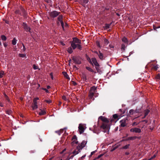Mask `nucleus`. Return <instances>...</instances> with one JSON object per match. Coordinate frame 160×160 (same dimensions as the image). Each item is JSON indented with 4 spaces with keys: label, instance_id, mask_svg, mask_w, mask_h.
Returning <instances> with one entry per match:
<instances>
[{
    "label": "nucleus",
    "instance_id": "f257e3e1",
    "mask_svg": "<svg viewBox=\"0 0 160 160\" xmlns=\"http://www.w3.org/2000/svg\"><path fill=\"white\" fill-rule=\"evenodd\" d=\"M98 119H100L103 122L100 126V128L104 130L103 132H108L110 128V125L109 124V121L107 118L102 116H100L99 118Z\"/></svg>",
    "mask_w": 160,
    "mask_h": 160
},
{
    "label": "nucleus",
    "instance_id": "f03ea898",
    "mask_svg": "<svg viewBox=\"0 0 160 160\" xmlns=\"http://www.w3.org/2000/svg\"><path fill=\"white\" fill-rule=\"evenodd\" d=\"M60 13V12H58L55 10L48 12V14L49 16L51 18H54L57 17L59 15Z\"/></svg>",
    "mask_w": 160,
    "mask_h": 160
},
{
    "label": "nucleus",
    "instance_id": "7ed1b4c3",
    "mask_svg": "<svg viewBox=\"0 0 160 160\" xmlns=\"http://www.w3.org/2000/svg\"><path fill=\"white\" fill-rule=\"evenodd\" d=\"M122 117V116H121ZM121 116L118 115V114H115L113 115L112 118L110 120V122L111 123L114 122H116V121L120 118Z\"/></svg>",
    "mask_w": 160,
    "mask_h": 160
},
{
    "label": "nucleus",
    "instance_id": "20e7f679",
    "mask_svg": "<svg viewBox=\"0 0 160 160\" xmlns=\"http://www.w3.org/2000/svg\"><path fill=\"white\" fill-rule=\"evenodd\" d=\"M72 59L76 64H80L81 63V58L79 56L72 57Z\"/></svg>",
    "mask_w": 160,
    "mask_h": 160
},
{
    "label": "nucleus",
    "instance_id": "39448f33",
    "mask_svg": "<svg viewBox=\"0 0 160 160\" xmlns=\"http://www.w3.org/2000/svg\"><path fill=\"white\" fill-rule=\"evenodd\" d=\"M81 44H76L73 42H72L71 43V46L72 47L73 49H75L76 48L79 50H81L82 49V46L80 45Z\"/></svg>",
    "mask_w": 160,
    "mask_h": 160
},
{
    "label": "nucleus",
    "instance_id": "423d86ee",
    "mask_svg": "<svg viewBox=\"0 0 160 160\" xmlns=\"http://www.w3.org/2000/svg\"><path fill=\"white\" fill-rule=\"evenodd\" d=\"M39 98H35L33 100V104L32 106V109L34 110L35 109H36L38 108L37 106V101L39 100Z\"/></svg>",
    "mask_w": 160,
    "mask_h": 160
},
{
    "label": "nucleus",
    "instance_id": "0eeeda50",
    "mask_svg": "<svg viewBox=\"0 0 160 160\" xmlns=\"http://www.w3.org/2000/svg\"><path fill=\"white\" fill-rule=\"evenodd\" d=\"M127 120V119L126 118L123 119L120 121V127H124L126 126L127 124L126 123V121Z\"/></svg>",
    "mask_w": 160,
    "mask_h": 160
},
{
    "label": "nucleus",
    "instance_id": "6e6552de",
    "mask_svg": "<svg viewBox=\"0 0 160 160\" xmlns=\"http://www.w3.org/2000/svg\"><path fill=\"white\" fill-rule=\"evenodd\" d=\"M85 129V128H84L83 124L81 123L79 124L78 130L80 134L84 132Z\"/></svg>",
    "mask_w": 160,
    "mask_h": 160
},
{
    "label": "nucleus",
    "instance_id": "1a4fd4ad",
    "mask_svg": "<svg viewBox=\"0 0 160 160\" xmlns=\"http://www.w3.org/2000/svg\"><path fill=\"white\" fill-rule=\"evenodd\" d=\"M130 132H135L140 133L141 132V129L137 128H131L130 130Z\"/></svg>",
    "mask_w": 160,
    "mask_h": 160
},
{
    "label": "nucleus",
    "instance_id": "9d476101",
    "mask_svg": "<svg viewBox=\"0 0 160 160\" xmlns=\"http://www.w3.org/2000/svg\"><path fill=\"white\" fill-rule=\"evenodd\" d=\"M92 61L93 64H94L95 67H99V64L96 58H92Z\"/></svg>",
    "mask_w": 160,
    "mask_h": 160
},
{
    "label": "nucleus",
    "instance_id": "9b49d317",
    "mask_svg": "<svg viewBox=\"0 0 160 160\" xmlns=\"http://www.w3.org/2000/svg\"><path fill=\"white\" fill-rule=\"evenodd\" d=\"M88 0H81L80 3L83 7H84L85 8H86V4L88 3Z\"/></svg>",
    "mask_w": 160,
    "mask_h": 160
},
{
    "label": "nucleus",
    "instance_id": "f8f14e48",
    "mask_svg": "<svg viewBox=\"0 0 160 160\" xmlns=\"http://www.w3.org/2000/svg\"><path fill=\"white\" fill-rule=\"evenodd\" d=\"M72 42H73L76 44H81V41L77 38H73V40Z\"/></svg>",
    "mask_w": 160,
    "mask_h": 160
},
{
    "label": "nucleus",
    "instance_id": "ddd939ff",
    "mask_svg": "<svg viewBox=\"0 0 160 160\" xmlns=\"http://www.w3.org/2000/svg\"><path fill=\"white\" fill-rule=\"evenodd\" d=\"M23 26L24 29L27 32H30V28L29 27H28L27 25V24L25 23H23Z\"/></svg>",
    "mask_w": 160,
    "mask_h": 160
},
{
    "label": "nucleus",
    "instance_id": "4468645a",
    "mask_svg": "<svg viewBox=\"0 0 160 160\" xmlns=\"http://www.w3.org/2000/svg\"><path fill=\"white\" fill-rule=\"evenodd\" d=\"M138 137L136 136L129 137L124 140V141L132 140L135 139Z\"/></svg>",
    "mask_w": 160,
    "mask_h": 160
},
{
    "label": "nucleus",
    "instance_id": "2eb2a0df",
    "mask_svg": "<svg viewBox=\"0 0 160 160\" xmlns=\"http://www.w3.org/2000/svg\"><path fill=\"white\" fill-rule=\"evenodd\" d=\"M98 56L100 60H102L104 59L103 54L99 51V54H98Z\"/></svg>",
    "mask_w": 160,
    "mask_h": 160
},
{
    "label": "nucleus",
    "instance_id": "dca6fc26",
    "mask_svg": "<svg viewBox=\"0 0 160 160\" xmlns=\"http://www.w3.org/2000/svg\"><path fill=\"white\" fill-rule=\"evenodd\" d=\"M66 129V128H64V129H61L59 130L55 131V132L57 133L59 135H60L61 133L63 132L64 129Z\"/></svg>",
    "mask_w": 160,
    "mask_h": 160
},
{
    "label": "nucleus",
    "instance_id": "f3484780",
    "mask_svg": "<svg viewBox=\"0 0 160 160\" xmlns=\"http://www.w3.org/2000/svg\"><path fill=\"white\" fill-rule=\"evenodd\" d=\"M97 88L95 87V86H92L90 89V92H92L94 93L96 92Z\"/></svg>",
    "mask_w": 160,
    "mask_h": 160
},
{
    "label": "nucleus",
    "instance_id": "a211bd4d",
    "mask_svg": "<svg viewBox=\"0 0 160 160\" xmlns=\"http://www.w3.org/2000/svg\"><path fill=\"white\" fill-rule=\"evenodd\" d=\"M94 93L91 92H89V99H92L93 100L94 99V98H93V96L94 94Z\"/></svg>",
    "mask_w": 160,
    "mask_h": 160
},
{
    "label": "nucleus",
    "instance_id": "6ab92c4d",
    "mask_svg": "<svg viewBox=\"0 0 160 160\" xmlns=\"http://www.w3.org/2000/svg\"><path fill=\"white\" fill-rule=\"evenodd\" d=\"M63 16L62 15H59L58 17L57 18V20L58 21L61 22L63 21Z\"/></svg>",
    "mask_w": 160,
    "mask_h": 160
},
{
    "label": "nucleus",
    "instance_id": "aec40b11",
    "mask_svg": "<svg viewBox=\"0 0 160 160\" xmlns=\"http://www.w3.org/2000/svg\"><path fill=\"white\" fill-rule=\"evenodd\" d=\"M141 107H137L136 109L135 110V113H139L141 112Z\"/></svg>",
    "mask_w": 160,
    "mask_h": 160
},
{
    "label": "nucleus",
    "instance_id": "412c9836",
    "mask_svg": "<svg viewBox=\"0 0 160 160\" xmlns=\"http://www.w3.org/2000/svg\"><path fill=\"white\" fill-rule=\"evenodd\" d=\"M72 48V47H69L68 48V49L67 50L68 52L70 54L72 53L73 52Z\"/></svg>",
    "mask_w": 160,
    "mask_h": 160
},
{
    "label": "nucleus",
    "instance_id": "4be33fe9",
    "mask_svg": "<svg viewBox=\"0 0 160 160\" xmlns=\"http://www.w3.org/2000/svg\"><path fill=\"white\" fill-rule=\"evenodd\" d=\"M63 75L64 77L67 79L69 80L70 79V78L69 77V76L68 75L67 73L66 72H63Z\"/></svg>",
    "mask_w": 160,
    "mask_h": 160
},
{
    "label": "nucleus",
    "instance_id": "5701e85b",
    "mask_svg": "<svg viewBox=\"0 0 160 160\" xmlns=\"http://www.w3.org/2000/svg\"><path fill=\"white\" fill-rule=\"evenodd\" d=\"M149 112L150 110H149L148 109H146L144 111V118L146 117L148 115Z\"/></svg>",
    "mask_w": 160,
    "mask_h": 160
},
{
    "label": "nucleus",
    "instance_id": "b1692460",
    "mask_svg": "<svg viewBox=\"0 0 160 160\" xmlns=\"http://www.w3.org/2000/svg\"><path fill=\"white\" fill-rule=\"evenodd\" d=\"M122 42H124V43H127V44L128 43V40L125 37H124L122 38Z\"/></svg>",
    "mask_w": 160,
    "mask_h": 160
},
{
    "label": "nucleus",
    "instance_id": "393cba45",
    "mask_svg": "<svg viewBox=\"0 0 160 160\" xmlns=\"http://www.w3.org/2000/svg\"><path fill=\"white\" fill-rule=\"evenodd\" d=\"M95 68L98 72L99 73V74H101L102 73V72L101 70L99 68V67H95Z\"/></svg>",
    "mask_w": 160,
    "mask_h": 160
},
{
    "label": "nucleus",
    "instance_id": "a878e982",
    "mask_svg": "<svg viewBox=\"0 0 160 160\" xmlns=\"http://www.w3.org/2000/svg\"><path fill=\"white\" fill-rule=\"evenodd\" d=\"M158 68V65L153 66L152 67V69H153L155 71H157Z\"/></svg>",
    "mask_w": 160,
    "mask_h": 160
},
{
    "label": "nucleus",
    "instance_id": "bb28decb",
    "mask_svg": "<svg viewBox=\"0 0 160 160\" xmlns=\"http://www.w3.org/2000/svg\"><path fill=\"white\" fill-rule=\"evenodd\" d=\"M46 113V112L44 110H41V111L39 112V115H42Z\"/></svg>",
    "mask_w": 160,
    "mask_h": 160
},
{
    "label": "nucleus",
    "instance_id": "cd10ccee",
    "mask_svg": "<svg viewBox=\"0 0 160 160\" xmlns=\"http://www.w3.org/2000/svg\"><path fill=\"white\" fill-rule=\"evenodd\" d=\"M86 68L89 71L91 72H94V71L91 68L87 66L86 67Z\"/></svg>",
    "mask_w": 160,
    "mask_h": 160
},
{
    "label": "nucleus",
    "instance_id": "c85d7f7f",
    "mask_svg": "<svg viewBox=\"0 0 160 160\" xmlns=\"http://www.w3.org/2000/svg\"><path fill=\"white\" fill-rule=\"evenodd\" d=\"M130 145L129 144L126 145H125V146L122 147L121 148L122 149H127L129 148Z\"/></svg>",
    "mask_w": 160,
    "mask_h": 160
},
{
    "label": "nucleus",
    "instance_id": "c756f323",
    "mask_svg": "<svg viewBox=\"0 0 160 160\" xmlns=\"http://www.w3.org/2000/svg\"><path fill=\"white\" fill-rule=\"evenodd\" d=\"M17 40L15 38H14L12 41V44L15 45H16L17 43Z\"/></svg>",
    "mask_w": 160,
    "mask_h": 160
},
{
    "label": "nucleus",
    "instance_id": "7c9ffc66",
    "mask_svg": "<svg viewBox=\"0 0 160 160\" xmlns=\"http://www.w3.org/2000/svg\"><path fill=\"white\" fill-rule=\"evenodd\" d=\"M110 26L108 24L106 23L105 24V26L104 27V29H108L110 28Z\"/></svg>",
    "mask_w": 160,
    "mask_h": 160
},
{
    "label": "nucleus",
    "instance_id": "2f4dec72",
    "mask_svg": "<svg viewBox=\"0 0 160 160\" xmlns=\"http://www.w3.org/2000/svg\"><path fill=\"white\" fill-rule=\"evenodd\" d=\"M82 78L83 79V81H85L87 80V78L86 75L84 74H82Z\"/></svg>",
    "mask_w": 160,
    "mask_h": 160
},
{
    "label": "nucleus",
    "instance_id": "473e14b6",
    "mask_svg": "<svg viewBox=\"0 0 160 160\" xmlns=\"http://www.w3.org/2000/svg\"><path fill=\"white\" fill-rule=\"evenodd\" d=\"M78 149V151H76V150H74L73 152V153L75 155H76L78 154L79 152H80V151L79 149Z\"/></svg>",
    "mask_w": 160,
    "mask_h": 160
},
{
    "label": "nucleus",
    "instance_id": "72a5a7b5",
    "mask_svg": "<svg viewBox=\"0 0 160 160\" xmlns=\"http://www.w3.org/2000/svg\"><path fill=\"white\" fill-rule=\"evenodd\" d=\"M104 42L105 45H107L109 43V41L106 38L104 39Z\"/></svg>",
    "mask_w": 160,
    "mask_h": 160
},
{
    "label": "nucleus",
    "instance_id": "f704fd0d",
    "mask_svg": "<svg viewBox=\"0 0 160 160\" xmlns=\"http://www.w3.org/2000/svg\"><path fill=\"white\" fill-rule=\"evenodd\" d=\"M155 78L156 80H160V74H157L155 77Z\"/></svg>",
    "mask_w": 160,
    "mask_h": 160
},
{
    "label": "nucleus",
    "instance_id": "c9c22d12",
    "mask_svg": "<svg viewBox=\"0 0 160 160\" xmlns=\"http://www.w3.org/2000/svg\"><path fill=\"white\" fill-rule=\"evenodd\" d=\"M4 74V72L2 71H0V78H2V77L3 75Z\"/></svg>",
    "mask_w": 160,
    "mask_h": 160
},
{
    "label": "nucleus",
    "instance_id": "e433bc0d",
    "mask_svg": "<svg viewBox=\"0 0 160 160\" xmlns=\"http://www.w3.org/2000/svg\"><path fill=\"white\" fill-rule=\"evenodd\" d=\"M129 112L131 114H133V113H135V110L133 109L130 110H129Z\"/></svg>",
    "mask_w": 160,
    "mask_h": 160
},
{
    "label": "nucleus",
    "instance_id": "4c0bfd02",
    "mask_svg": "<svg viewBox=\"0 0 160 160\" xmlns=\"http://www.w3.org/2000/svg\"><path fill=\"white\" fill-rule=\"evenodd\" d=\"M126 48V46L124 44H122V47H121V49L123 50H124L125 48Z\"/></svg>",
    "mask_w": 160,
    "mask_h": 160
},
{
    "label": "nucleus",
    "instance_id": "58836bf2",
    "mask_svg": "<svg viewBox=\"0 0 160 160\" xmlns=\"http://www.w3.org/2000/svg\"><path fill=\"white\" fill-rule=\"evenodd\" d=\"M18 55L19 57L21 58H25L26 57V55L24 54H19Z\"/></svg>",
    "mask_w": 160,
    "mask_h": 160
},
{
    "label": "nucleus",
    "instance_id": "ea45409f",
    "mask_svg": "<svg viewBox=\"0 0 160 160\" xmlns=\"http://www.w3.org/2000/svg\"><path fill=\"white\" fill-rule=\"evenodd\" d=\"M1 38L2 39L3 41H5L6 40V37L4 35H2Z\"/></svg>",
    "mask_w": 160,
    "mask_h": 160
},
{
    "label": "nucleus",
    "instance_id": "a19ab883",
    "mask_svg": "<svg viewBox=\"0 0 160 160\" xmlns=\"http://www.w3.org/2000/svg\"><path fill=\"white\" fill-rule=\"evenodd\" d=\"M96 45H97V46L99 48H101L102 47L100 45V43H99V42L98 41H97L96 42Z\"/></svg>",
    "mask_w": 160,
    "mask_h": 160
},
{
    "label": "nucleus",
    "instance_id": "79ce46f5",
    "mask_svg": "<svg viewBox=\"0 0 160 160\" xmlns=\"http://www.w3.org/2000/svg\"><path fill=\"white\" fill-rule=\"evenodd\" d=\"M78 143V142L76 141L75 140H74L71 143V145L72 146H73L74 144H77Z\"/></svg>",
    "mask_w": 160,
    "mask_h": 160
},
{
    "label": "nucleus",
    "instance_id": "37998d69",
    "mask_svg": "<svg viewBox=\"0 0 160 160\" xmlns=\"http://www.w3.org/2000/svg\"><path fill=\"white\" fill-rule=\"evenodd\" d=\"M86 142L85 141H83L81 143V146H82V147H83L85 146V144H86Z\"/></svg>",
    "mask_w": 160,
    "mask_h": 160
},
{
    "label": "nucleus",
    "instance_id": "c03bdc74",
    "mask_svg": "<svg viewBox=\"0 0 160 160\" xmlns=\"http://www.w3.org/2000/svg\"><path fill=\"white\" fill-rule=\"evenodd\" d=\"M118 145H117V146H116L115 147H114L112 149V150H111V151H113L114 150H115L117 148H118Z\"/></svg>",
    "mask_w": 160,
    "mask_h": 160
},
{
    "label": "nucleus",
    "instance_id": "a18cd8bd",
    "mask_svg": "<svg viewBox=\"0 0 160 160\" xmlns=\"http://www.w3.org/2000/svg\"><path fill=\"white\" fill-rule=\"evenodd\" d=\"M6 113L8 114V115H10L12 113V111L10 110H8L6 111Z\"/></svg>",
    "mask_w": 160,
    "mask_h": 160
},
{
    "label": "nucleus",
    "instance_id": "49530a36",
    "mask_svg": "<svg viewBox=\"0 0 160 160\" xmlns=\"http://www.w3.org/2000/svg\"><path fill=\"white\" fill-rule=\"evenodd\" d=\"M62 28L64 30V22L63 21L60 22Z\"/></svg>",
    "mask_w": 160,
    "mask_h": 160
},
{
    "label": "nucleus",
    "instance_id": "de8ad7c7",
    "mask_svg": "<svg viewBox=\"0 0 160 160\" xmlns=\"http://www.w3.org/2000/svg\"><path fill=\"white\" fill-rule=\"evenodd\" d=\"M62 98L63 100H64L65 101H67L68 100V99L67 98L66 96H64V95L62 96Z\"/></svg>",
    "mask_w": 160,
    "mask_h": 160
},
{
    "label": "nucleus",
    "instance_id": "09e8293b",
    "mask_svg": "<svg viewBox=\"0 0 160 160\" xmlns=\"http://www.w3.org/2000/svg\"><path fill=\"white\" fill-rule=\"evenodd\" d=\"M33 68L34 70H36L38 69V67L37 66H36V65L34 64L33 65Z\"/></svg>",
    "mask_w": 160,
    "mask_h": 160
},
{
    "label": "nucleus",
    "instance_id": "8fccbe9b",
    "mask_svg": "<svg viewBox=\"0 0 160 160\" xmlns=\"http://www.w3.org/2000/svg\"><path fill=\"white\" fill-rule=\"evenodd\" d=\"M103 155V154H101L100 155H98L97 158H95V159H99V158L101 157H102Z\"/></svg>",
    "mask_w": 160,
    "mask_h": 160
},
{
    "label": "nucleus",
    "instance_id": "3c124183",
    "mask_svg": "<svg viewBox=\"0 0 160 160\" xmlns=\"http://www.w3.org/2000/svg\"><path fill=\"white\" fill-rule=\"evenodd\" d=\"M96 152V150H95V151H93V152H92L91 153V154L90 156V157H91L92 156V155L94 153H95V152Z\"/></svg>",
    "mask_w": 160,
    "mask_h": 160
},
{
    "label": "nucleus",
    "instance_id": "603ef678",
    "mask_svg": "<svg viewBox=\"0 0 160 160\" xmlns=\"http://www.w3.org/2000/svg\"><path fill=\"white\" fill-rule=\"evenodd\" d=\"M45 102L48 103H50L52 101L51 100H45Z\"/></svg>",
    "mask_w": 160,
    "mask_h": 160
},
{
    "label": "nucleus",
    "instance_id": "864d4df0",
    "mask_svg": "<svg viewBox=\"0 0 160 160\" xmlns=\"http://www.w3.org/2000/svg\"><path fill=\"white\" fill-rule=\"evenodd\" d=\"M109 9H110V8H108V7L105 8L103 10V11H105V10H106L107 11H108Z\"/></svg>",
    "mask_w": 160,
    "mask_h": 160
},
{
    "label": "nucleus",
    "instance_id": "5fc2aeb1",
    "mask_svg": "<svg viewBox=\"0 0 160 160\" xmlns=\"http://www.w3.org/2000/svg\"><path fill=\"white\" fill-rule=\"evenodd\" d=\"M86 57L88 61H90V60H91L90 58L88 56H87V55H86Z\"/></svg>",
    "mask_w": 160,
    "mask_h": 160
},
{
    "label": "nucleus",
    "instance_id": "6e6d98bb",
    "mask_svg": "<svg viewBox=\"0 0 160 160\" xmlns=\"http://www.w3.org/2000/svg\"><path fill=\"white\" fill-rule=\"evenodd\" d=\"M72 140H77V137L75 135H74L72 138Z\"/></svg>",
    "mask_w": 160,
    "mask_h": 160
},
{
    "label": "nucleus",
    "instance_id": "4d7b16f0",
    "mask_svg": "<svg viewBox=\"0 0 160 160\" xmlns=\"http://www.w3.org/2000/svg\"><path fill=\"white\" fill-rule=\"evenodd\" d=\"M156 157V155L154 154L153 156H152V157H151L150 158L152 160L153 159Z\"/></svg>",
    "mask_w": 160,
    "mask_h": 160
},
{
    "label": "nucleus",
    "instance_id": "13d9d810",
    "mask_svg": "<svg viewBox=\"0 0 160 160\" xmlns=\"http://www.w3.org/2000/svg\"><path fill=\"white\" fill-rule=\"evenodd\" d=\"M137 125L138 124L135 122H133L132 124V126Z\"/></svg>",
    "mask_w": 160,
    "mask_h": 160
},
{
    "label": "nucleus",
    "instance_id": "bf43d9fd",
    "mask_svg": "<svg viewBox=\"0 0 160 160\" xmlns=\"http://www.w3.org/2000/svg\"><path fill=\"white\" fill-rule=\"evenodd\" d=\"M42 89L45 91L46 92H49L48 90L45 88H42Z\"/></svg>",
    "mask_w": 160,
    "mask_h": 160
},
{
    "label": "nucleus",
    "instance_id": "052dcab7",
    "mask_svg": "<svg viewBox=\"0 0 160 160\" xmlns=\"http://www.w3.org/2000/svg\"><path fill=\"white\" fill-rule=\"evenodd\" d=\"M88 62H89V63L91 64V65H92V66H93V63L92 60H91V59L90 60V61H88Z\"/></svg>",
    "mask_w": 160,
    "mask_h": 160
},
{
    "label": "nucleus",
    "instance_id": "680f3d73",
    "mask_svg": "<svg viewBox=\"0 0 160 160\" xmlns=\"http://www.w3.org/2000/svg\"><path fill=\"white\" fill-rule=\"evenodd\" d=\"M4 96H5V97L6 98V99L8 100V101H9V99H8V96L6 94H4Z\"/></svg>",
    "mask_w": 160,
    "mask_h": 160
},
{
    "label": "nucleus",
    "instance_id": "e2e57ef3",
    "mask_svg": "<svg viewBox=\"0 0 160 160\" xmlns=\"http://www.w3.org/2000/svg\"><path fill=\"white\" fill-rule=\"evenodd\" d=\"M157 28V27H156L155 25H153V28L154 30H156V29Z\"/></svg>",
    "mask_w": 160,
    "mask_h": 160
},
{
    "label": "nucleus",
    "instance_id": "0e129e2a",
    "mask_svg": "<svg viewBox=\"0 0 160 160\" xmlns=\"http://www.w3.org/2000/svg\"><path fill=\"white\" fill-rule=\"evenodd\" d=\"M134 52L133 51H132V52H130L129 53V55L128 56H130L131 54H132Z\"/></svg>",
    "mask_w": 160,
    "mask_h": 160
},
{
    "label": "nucleus",
    "instance_id": "69168bd1",
    "mask_svg": "<svg viewBox=\"0 0 160 160\" xmlns=\"http://www.w3.org/2000/svg\"><path fill=\"white\" fill-rule=\"evenodd\" d=\"M142 121L143 122H145V123H147L148 122V121L147 120H143Z\"/></svg>",
    "mask_w": 160,
    "mask_h": 160
},
{
    "label": "nucleus",
    "instance_id": "338daca9",
    "mask_svg": "<svg viewBox=\"0 0 160 160\" xmlns=\"http://www.w3.org/2000/svg\"><path fill=\"white\" fill-rule=\"evenodd\" d=\"M22 45H23V48L22 49V50L23 51H24L26 50V48H25V46H24L23 44Z\"/></svg>",
    "mask_w": 160,
    "mask_h": 160
},
{
    "label": "nucleus",
    "instance_id": "774afa93",
    "mask_svg": "<svg viewBox=\"0 0 160 160\" xmlns=\"http://www.w3.org/2000/svg\"><path fill=\"white\" fill-rule=\"evenodd\" d=\"M109 47H110V48H114L113 46L112 45H111V44L109 45Z\"/></svg>",
    "mask_w": 160,
    "mask_h": 160
}]
</instances>
